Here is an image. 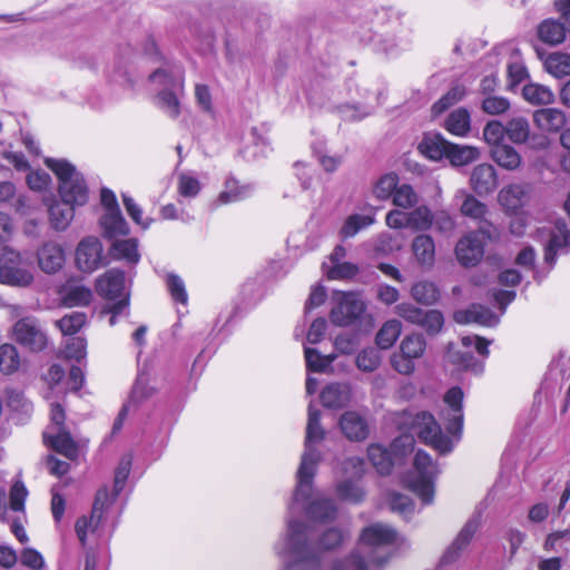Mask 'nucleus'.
<instances>
[{
  "label": "nucleus",
  "mask_w": 570,
  "mask_h": 570,
  "mask_svg": "<svg viewBox=\"0 0 570 570\" xmlns=\"http://www.w3.org/2000/svg\"><path fill=\"white\" fill-rule=\"evenodd\" d=\"M305 360L307 368L314 372L325 371L336 358L335 354L322 355L317 350L305 347Z\"/></svg>",
  "instance_id": "56"
},
{
  "label": "nucleus",
  "mask_w": 570,
  "mask_h": 570,
  "mask_svg": "<svg viewBox=\"0 0 570 570\" xmlns=\"http://www.w3.org/2000/svg\"><path fill=\"white\" fill-rule=\"evenodd\" d=\"M492 239L489 230L481 228L478 232L469 233L459 239L455 246V256L463 266H475L484 255V238Z\"/></svg>",
  "instance_id": "15"
},
{
  "label": "nucleus",
  "mask_w": 570,
  "mask_h": 570,
  "mask_svg": "<svg viewBox=\"0 0 570 570\" xmlns=\"http://www.w3.org/2000/svg\"><path fill=\"white\" fill-rule=\"evenodd\" d=\"M411 249L415 262L424 269H431L435 263V243L432 236L420 234L412 240Z\"/></svg>",
  "instance_id": "25"
},
{
  "label": "nucleus",
  "mask_w": 570,
  "mask_h": 570,
  "mask_svg": "<svg viewBox=\"0 0 570 570\" xmlns=\"http://www.w3.org/2000/svg\"><path fill=\"white\" fill-rule=\"evenodd\" d=\"M46 166L58 178V194L67 205L81 207L89 199V189L82 174L68 160L46 158Z\"/></svg>",
  "instance_id": "5"
},
{
  "label": "nucleus",
  "mask_w": 570,
  "mask_h": 570,
  "mask_svg": "<svg viewBox=\"0 0 570 570\" xmlns=\"http://www.w3.org/2000/svg\"><path fill=\"white\" fill-rule=\"evenodd\" d=\"M20 366V356L17 347L4 343L0 345V371L9 375L18 371Z\"/></svg>",
  "instance_id": "51"
},
{
  "label": "nucleus",
  "mask_w": 570,
  "mask_h": 570,
  "mask_svg": "<svg viewBox=\"0 0 570 570\" xmlns=\"http://www.w3.org/2000/svg\"><path fill=\"white\" fill-rule=\"evenodd\" d=\"M386 503L393 512H397L403 517H409L414 511L413 501L409 497L396 492L387 493Z\"/></svg>",
  "instance_id": "59"
},
{
  "label": "nucleus",
  "mask_w": 570,
  "mask_h": 570,
  "mask_svg": "<svg viewBox=\"0 0 570 570\" xmlns=\"http://www.w3.org/2000/svg\"><path fill=\"white\" fill-rule=\"evenodd\" d=\"M149 82L159 90L180 89L185 87V71L178 63L166 62L149 76Z\"/></svg>",
  "instance_id": "18"
},
{
  "label": "nucleus",
  "mask_w": 570,
  "mask_h": 570,
  "mask_svg": "<svg viewBox=\"0 0 570 570\" xmlns=\"http://www.w3.org/2000/svg\"><path fill=\"white\" fill-rule=\"evenodd\" d=\"M254 187L250 184H243L234 176L229 175L225 178L223 188L213 202L215 207L229 205L242 202L252 196Z\"/></svg>",
  "instance_id": "19"
},
{
  "label": "nucleus",
  "mask_w": 570,
  "mask_h": 570,
  "mask_svg": "<svg viewBox=\"0 0 570 570\" xmlns=\"http://www.w3.org/2000/svg\"><path fill=\"white\" fill-rule=\"evenodd\" d=\"M39 267L47 274L58 272L65 263L63 249L56 243L43 244L37 253Z\"/></svg>",
  "instance_id": "27"
},
{
  "label": "nucleus",
  "mask_w": 570,
  "mask_h": 570,
  "mask_svg": "<svg viewBox=\"0 0 570 570\" xmlns=\"http://www.w3.org/2000/svg\"><path fill=\"white\" fill-rule=\"evenodd\" d=\"M335 306L331 311V321L337 326H348L362 317L366 311V303L360 293L336 292Z\"/></svg>",
  "instance_id": "10"
},
{
  "label": "nucleus",
  "mask_w": 570,
  "mask_h": 570,
  "mask_svg": "<svg viewBox=\"0 0 570 570\" xmlns=\"http://www.w3.org/2000/svg\"><path fill=\"white\" fill-rule=\"evenodd\" d=\"M320 421L321 412L309 404L304 452L296 473L291 510H304L313 519L325 520L335 514V507L313 488V479L321 461V452L316 445L325 438V430Z\"/></svg>",
  "instance_id": "2"
},
{
  "label": "nucleus",
  "mask_w": 570,
  "mask_h": 570,
  "mask_svg": "<svg viewBox=\"0 0 570 570\" xmlns=\"http://www.w3.org/2000/svg\"><path fill=\"white\" fill-rule=\"evenodd\" d=\"M491 157L500 167L507 170L518 169L522 161L517 149L507 144L492 147Z\"/></svg>",
  "instance_id": "34"
},
{
  "label": "nucleus",
  "mask_w": 570,
  "mask_h": 570,
  "mask_svg": "<svg viewBox=\"0 0 570 570\" xmlns=\"http://www.w3.org/2000/svg\"><path fill=\"white\" fill-rule=\"evenodd\" d=\"M454 198L463 199V203L460 207V212L463 216L475 220H483L485 218L488 214L487 205L476 199L473 195L468 194L464 189H460L455 193Z\"/></svg>",
  "instance_id": "33"
},
{
  "label": "nucleus",
  "mask_w": 570,
  "mask_h": 570,
  "mask_svg": "<svg viewBox=\"0 0 570 570\" xmlns=\"http://www.w3.org/2000/svg\"><path fill=\"white\" fill-rule=\"evenodd\" d=\"M337 112L346 121H357L371 115L372 109L364 106L345 104L337 107Z\"/></svg>",
  "instance_id": "63"
},
{
  "label": "nucleus",
  "mask_w": 570,
  "mask_h": 570,
  "mask_svg": "<svg viewBox=\"0 0 570 570\" xmlns=\"http://www.w3.org/2000/svg\"><path fill=\"white\" fill-rule=\"evenodd\" d=\"M352 387L347 383H333L323 389L321 401L325 407L341 409L352 401Z\"/></svg>",
  "instance_id": "26"
},
{
  "label": "nucleus",
  "mask_w": 570,
  "mask_h": 570,
  "mask_svg": "<svg viewBox=\"0 0 570 570\" xmlns=\"http://www.w3.org/2000/svg\"><path fill=\"white\" fill-rule=\"evenodd\" d=\"M507 137L513 144H524L530 136V125L524 117H513L505 125Z\"/></svg>",
  "instance_id": "49"
},
{
  "label": "nucleus",
  "mask_w": 570,
  "mask_h": 570,
  "mask_svg": "<svg viewBox=\"0 0 570 570\" xmlns=\"http://www.w3.org/2000/svg\"><path fill=\"white\" fill-rule=\"evenodd\" d=\"M454 321L459 324L478 323L484 326H493L498 324L499 317L488 307L473 304L466 309L456 311Z\"/></svg>",
  "instance_id": "28"
},
{
  "label": "nucleus",
  "mask_w": 570,
  "mask_h": 570,
  "mask_svg": "<svg viewBox=\"0 0 570 570\" xmlns=\"http://www.w3.org/2000/svg\"><path fill=\"white\" fill-rule=\"evenodd\" d=\"M401 333V322L397 320H389L377 331L375 336V344L380 350H389L397 341Z\"/></svg>",
  "instance_id": "39"
},
{
  "label": "nucleus",
  "mask_w": 570,
  "mask_h": 570,
  "mask_svg": "<svg viewBox=\"0 0 570 570\" xmlns=\"http://www.w3.org/2000/svg\"><path fill=\"white\" fill-rule=\"evenodd\" d=\"M112 503V498L107 489L97 492L90 517H81L77 520L75 530L79 541L86 544L89 535L100 537V527L102 525L105 513Z\"/></svg>",
  "instance_id": "12"
},
{
  "label": "nucleus",
  "mask_w": 570,
  "mask_h": 570,
  "mask_svg": "<svg viewBox=\"0 0 570 570\" xmlns=\"http://www.w3.org/2000/svg\"><path fill=\"white\" fill-rule=\"evenodd\" d=\"M77 207L66 203H55L49 207V219L52 227L57 230H65L73 219Z\"/></svg>",
  "instance_id": "40"
},
{
  "label": "nucleus",
  "mask_w": 570,
  "mask_h": 570,
  "mask_svg": "<svg viewBox=\"0 0 570 570\" xmlns=\"http://www.w3.org/2000/svg\"><path fill=\"white\" fill-rule=\"evenodd\" d=\"M449 142L440 135H428L421 141L419 148L426 157L432 160H439L446 157Z\"/></svg>",
  "instance_id": "45"
},
{
  "label": "nucleus",
  "mask_w": 570,
  "mask_h": 570,
  "mask_svg": "<svg viewBox=\"0 0 570 570\" xmlns=\"http://www.w3.org/2000/svg\"><path fill=\"white\" fill-rule=\"evenodd\" d=\"M479 528V517H472L469 519L444 553L442 561L445 563L455 561L460 557L461 552L470 544Z\"/></svg>",
  "instance_id": "22"
},
{
  "label": "nucleus",
  "mask_w": 570,
  "mask_h": 570,
  "mask_svg": "<svg viewBox=\"0 0 570 570\" xmlns=\"http://www.w3.org/2000/svg\"><path fill=\"white\" fill-rule=\"evenodd\" d=\"M533 124L544 132L554 134L560 131L567 124L566 114L558 108H542L533 112Z\"/></svg>",
  "instance_id": "24"
},
{
  "label": "nucleus",
  "mask_w": 570,
  "mask_h": 570,
  "mask_svg": "<svg viewBox=\"0 0 570 570\" xmlns=\"http://www.w3.org/2000/svg\"><path fill=\"white\" fill-rule=\"evenodd\" d=\"M87 322V315L82 312H72L56 322L63 335H73L79 332Z\"/></svg>",
  "instance_id": "54"
},
{
  "label": "nucleus",
  "mask_w": 570,
  "mask_h": 570,
  "mask_svg": "<svg viewBox=\"0 0 570 570\" xmlns=\"http://www.w3.org/2000/svg\"><path fill=\"white\" fill-rule=\"evenodd\" d=\"M7 405L8 407L21 416H29L32 412L31 402L23 395L21 391L16 389H7Z\"/></svg>",
  "instance_id": "53"
},
{
  "label": "nucleus",
  "mask_w": 570,
  "mask_h": 570,
  "mask_svg": "<svg viewBox=\"0 0 570 570\" xmlns=\"http://www.w3.org/2000/svg\"><path fill=\"white\" fill-rule=\"evenodd\" d=\"M203 185L196 174L191 171L180 173L177 177V193L183 198H195L198 196Z\"/></svg>",
  "instance_id": "48"
},
{
  "label": "nucleus",
  "mask_w": 570,
  "mask_h": 570,
  "mask_svg": "<svg viewBox=\"0 0 570 570\" xmlns=\"http://www.w3.org/2000/svg\"><path fill=\"white\" fill-rule=\"evenodd\" d=\"M465 95L464 88L455 86L451 88L443 97H441L433 106L432 114L439 116L449 109L451 106L459 102Z\"/></svg>",
  "instance_id": "58"
},
{
  "label": "nucleus",
  "mask_w": 570,
  "mask_h": 570,
  "mask_svg": "<svg viewBox=\"0 0 570 570\" xmlns=\"http://www.w3.org/2000/svg\"><path fill=\"white\" fill-rule=\"evenodd\" d=\"M374 223V215L353 214L344 220L340 233L343 238L354 237L360 230L373 225Z\"/></svg>",
  "instance_id": "47"
},
{
  "label": "nucleus",
  "mask_w": 570,
  "mask_h": 570,
  "mask_svg": "<svg viewBox=\"0 0 570 570\" xmlns=\"http://www.w3.org/2000/svg\"><path fill=\"white\" fill-rule=\"evenodd\" d=\"M480 150L473 146L449 142L446 157L453 166H465L479 159Z\"/></svg>",
  "instance_id": "36"
},
{
  "label": "nucleus",
  "mask_w": 570,
  "mask_h": 570,
  "mask_svg": "<svg viewBox=\"0 0 570 570\" xmlns=\"http://www.w3.org/2000/svg\"><path fill=\"white\" fill-rule=\"evenodd\" d=\"M543 66L546 71L556 78L570 76V55L553 52L546 57Z\"/></svg>",
  "instance_id": "43"
},
{
  "label": "nucleus",
  "mask_w": 570,
  "mask_h": 570,
  "mask_svg": "<svg viewBox=\"0 0 570 570\" xmlns=\"http://www.w3.org/2000/svg\"><path fill=\"white\" fill-rule=\"evenodd\" d=\"M445 129L455 136L463 137L471 129V116L464 108H458L452 111L444 122Z\"/></svg>",
  "instance_id": "38"
},
{
  "label": "nucleus",
  "mask_w": 570,
  "mask_h": 570,
  "mask_svg": "<svg viewBox=\"0 0 570 570\" xmlns=\"http://www.w3.org/2000/svg\"><path fill=\"white\" fill-rule=\"evenodd\" d=\"M538 37L544 43L557 46L566 39L564 24L553 19H547L539 24Z\"/></svg>",
  "instance_id": "35"
},
{
  "label": "nucleus",
  "mask_w": 570,
  "mask_h": 570,
  "mask_svg": "<svg viewBox=\"0 0 570 570\" xmlns=\"http://www.w3.org/2000/svg\"><path fill=\"white\" fill-rule=\"evenodd\" d=\"M426 351V341L422 334L412 333L405 335L397 351L391 355V366L402 375H411L415 372V361L421 358Z\"/></svg>",
  "instance_id": "9"
},
{
  "label": "nucleus",
  "mask_w": 570,
  "mask_h": 570,
  "mask_svg": "<svg viewBox=\"0 0 570 570\" xmlns=\"http://www.w3.org/2000/svg\"><path fill=\"white\" fill-rule=\"evenodd\" d=\"M35 282V266L20 252L9 246L0 247V283L26 288Z\"/></svg>",
  "instance_id": "7"
},
{
  "label": "nucleus",
  "mask_w": 570,
  "mask_h": 570,
  "mask_svg": "<svg viewBox=\"0 0 570 570\" xmlns=\"http://www.w3.org/2000/svg\"><path fill=\"white\" fill-rule=\"evenodd\" d=\"M344 479L336 483V494L345 501L353 503L361 502L365 492L357 483L365 472V463L361 458H350L342 465Z\"/></svg>",
  "instance_id": "11"
},
{
  "label": "nucleus",
  "mask_w": 570,
  "mask_h": 570,
  "mask_svg": "<svg viewBox=\"0 0 570 570\" xmlns=\"http://www.w3.org/2000/svg\"><path fill=\"white\" fill-rule=\"evenodd\" d=\"M470 186L479 196H485L493 193L498 187L495 168L490 164L476 165L470 175Z\"/></svg>",
  "instance_id": "20"
},
{
  "label": "nucleus",
  "mask_w": 570,
  "mask_h": 570,
  "mask_svg": "<svg viewBox=\"0 0 570 570\" xmlns=\"http://www.w3.org/2000/svg\"><path fill=\"white\" fill-rule=\"evenodd\" d=\"M522 97L531 105H551L556 97L553 91L543 85L531 82L522 88Z\"/></svg>",
  "instance_id": "37"
},
{
  "label": "nucleus",
  "mask_w": 570,
  "mask_h": 570,
  "mask_svg": "<svg viewBox=\"0 0 570 570\" xmlns=\"http://www.w3.org/2000/svg\"><path fill=\"white\" fill-rule=\"evenodd\" d=\"M412 298L423 305H433L440 298L438 286L429 281H419L411 287Z\"/></svg>",
  "instance_id": "42"
},
{
  "label": "nucleus",
  "mask_w": 570,
  "mask_h": 570,
  "mask_svg": "<svg viewBox=\"0 0 570 570\" xmlns=\"http://www.w3.org/2000/svg\"><path fill=\"white\" fill-rule=\"evenodd\" d=\"M43 439L48 445L67 459L75 460L78 456V445L66 430H46Z\"/></svg>",
  "instance_id": "29"
},
{
  "label": "nucleus",
  "mask_w": 570,
  "mask_h": 570,
  "mask_svg": "<svg viewBox=\"0 0 570 570\" xmlns=\"http://www.w3.org/2000/svg\"><path fill=\"white\" fill-rule=\"evenodd\" d=\"M397 539V532L384 523L364 528L358 546L347 558L334 564L332 570H381L390 560L389 547Z\"/></svg>",
  "instance_id": "4"
},
{
  "label": "nucleus",
  "mask_w": 570,
  "mask_h": 570,
  "mask_svg": "<svg viewBox=\"0 0 570 570\" xmlns=\"http://www.w3.org/2000/svg\"><path fill=\"white\" fill-rule=\"evenodd\" d=\"M395 313L404 321L422 327L428 335H436L444 324L441 312L436 309L424 311L411 303L396 305Z\"/></svg>",
  "instance_id": "13"
},
{
  "label": "nucleus",
  "mask_w": 570,
  "mask_h": 570,
  "mask_svg": "<svg viewBox=\"0 0 570 570\" xmlns=\"http://www.w3.org/2000/svg\"><path fill=\"white\" fill-rule=\"evenodd\" d=\"M407 219L409 228L425 232L433 225V213L428 206L422 205L407 212Z\"/></svg>",
  "instance_id": "50"
},
{
  "label": "nucleus",
  "mask_w": 570,
  "mask_h": 570,
  "mask_svg": "<svg viewBox=\"0 0 570 570\" xmlns=\"http://www.w3.org/2000/svg\"><path fill=\"white\" fill-rule=\"evenodd\" d=\"M155 392V389L150 385V379L146 373H141L138 375L136 383L132 387V392L130 395L129 404H138L148 397H150Z\"/></svg>",
  "instance_id": "57"
},
{
  "label": "nucleus",
  "mask_w": 570,
  "mask_h": 570,
  "mask_svg": "<svg viewBox=\"0 0 570 570\" xmlns=\"http://www.w3.org/2000/svg\"><path fill=\"white\" fill-rule=\"evenodd\" d=\"M100 226L105 237L109 239H116L117 237L125 236L129 233L128 224L122 217L120 209L105 212L100 217Z\"/></svg>",
  "instance_id": "31"
},
{
  "label": "nucleus",
  "mask_w": 570,
  "mask_h": 570,
  "mask_svg": "<svg viewBox=\"0 0 570 570\" xmlns=\"http://www.w3.org/2000/svg\"><path fill=\"white\" fill-rule=\"evenodd\" d=\"M540 230L544 243V262L550 266L553 265L556 256L567 250L570 245V234L567 225L562 220H557L552 226L543 227Z\"/></svg>",
  "instance_id": "16"
},
{
  "label": "nucleus",
  "mask_w": 570,
  "mask_h": 570,
  "mask_svg": "<svg viewBox=\"0 0 570 570\" xmlns=\"http://www.w3.org/2000/svg\"><path fill=\"white\" fill-rule=\"evenodd\" d=\"M360 345V337L357 334H341L334 340L335 350L345 355H350L355 352Z\"/></svg>",
  "instance_id": "64"
},
{
  "label": "nucleus",
  "mask_w": 570,
  "mask_h": 570,
  "mask_svg": "<svg viewBox=\"0 0 570 570\" xmlns=\"http://www.w3.org/2000/svg\"><path fill=\"white\" fill-rule=\"evenodd\" d=\"M321 494L335 507V514L332 518L313 519L304 510L292 511L291 504L288 505L289 518L286 531L274 544L275 553L282 559L283 570H320L321 552L334 549L343 541V533L336 528H331L322 534L315 546L309 540L308 528L295 519L296 515L304 514L314 522L323 523L334 520L337 514L336 504L332 499Z\"/></svg>",
  "instance_id": "1"
},
{
  "label": "nucleus",
  "mask_w": 570,
  "mask_h": 570,
  "mask_svg": "<svg viewBox=\"0 0 570 570\" xmlns=\"http://www.w3.org/2000/svg\"><path fill=\"white\" fill-rule=\"evenodd\" d=\"M414 449V438L411 434H402L391 445V452L380 444H371L367 449V456L376 471L389 474L395 462L402 460Z\"/></svg>",
  "instance_id": "8"
},
{
  "label": "nucleus",
  "mask_w": 570,
  "mask_h": 570,
  "mask_svg": "<svg viewBox=\"0 0 570 570\" xmlns=\"http://www.w3.org/2000/svg\"><path fill=\"white\" fill-rule=\"evenodd\" d=\"M11 336L17 343L33 352L42 351L48 343L46 333L38 320L32 316L18 320L12 326Z\"/></svg>",
  "instance_id": "14"
},
{
  "label": "nucleus",
  "mask_w": 570,
  "mask_h": 570,
  "mask_svg": "<svg viewBox=\"0 0 570 570\" xmlns=\"http://www.w3.org/2000/svg\"><path fill=\"white\" fill-rule=\"evenodd\" d=\"M392 203L397 208L410 209L419 203V196L414 188L409 184L399 185Z\"/></svg>",
  "instance_id": "55"
},
{
  "label": "nucleus",
  "mask_w": 570,
  "mask_h": 570,
  "mask_svg": "<svg viewBox=\"0 0 570 570\" xmlns=\"http://www.w3.org/2000/svg\"><path fill=\"white\" fill-rule=\"evenodd\" d=\"M439 473L436 464L424 451H417L413 469L403 476V483L423 504H431L434 498V480Z\"/></svg>",
  "instance_id": "6"
},
{
  "label": "nucleus",
  "mask_w": 570,
  "mask_h": 570,
  "mask_svg": "<svg viewBox=\"0 0 570 570\" xmlns=\"http://www.w3.org/2000/svg\"><path fill=\"white\" fill-rule=\"evenodd\" d=\"M180 89L159 90L155 96V105L168 117L176 119L180 115V102L177 96Z\"/></svg>",
  "instance_id": "41"
},
{
  "label": "nucleus",
  "mask_w": 570,
  "mask_h": 570,
  "mask_svg": "<svg viewBox=\"0 0 570 570\" xmlns=\"http://www.w3.org/2000/svg\"><path fill=\"white\" fill-rule=\"evenodd\" d=\"M382 362L381 353L374 347H366L360 351L355 357L356 367L365 373L376 371Z\"/></svg>",
  "instance_id": "52"
},
{
  "label": "nucleus",
  "mask_w": 570,
  "mask_h": 570,
  "mask_svg": "<svg viewBox=\"0 0 570 570\" xmlns=\"http://www.w3.org/2000/svg\"><path fill=\"white\" fill-rule=\"evenodd\" d=\"M92 299L90 288L83 285H70L62 292V303L67 307L86 306Z\"/></svg>",
  "instance_id": "46"
},
{
  "label": "nucleus",
  "mask_w": 570,
  "mask_h": 570,
  "mask_svg": "<svg viewBox=\"0 0 570 570\" xmlns=\"http://www.w3.org/2000/svg\"><path fill=\"white\" fill-rule=\"evenodd\" d=\"M104 248L101 242L95 236L81 239L76 248L75 259L78 269L92 273L104 264Z\"/></svg>",
  "instance_id": "17"
},
{
  "label": "nucleus",
  "mask_w": 570,
  "mask_h": 570,
  "mask_svg": "<svg viewBox=\"0 0 570 570\" xmlns=\"http://www.w3.org/2000/svg\"><path fill=\"white\" fill-rule=\"evenodd\" d=\"M122 203L127 214L137 225H139L144 229L149 228V226L153 223V219L142 217L141 207L130 196L122 195Z\"/></svg>",
  "instance_id": "62"
},
{
  "label": "nucleus",
  "mask_w": 570,
  "mask_h": 570,
  "mask_svg": "<svg viewBox=\"0 0 570 570\" xmlns=\"http://www.w3.org/2000/svg\"><path fill=\"white\" fill-rule=\"evenodd\" d=\"M338 425L344 436L350 441H363L370 433L366 419L356 411L343 413L338 420Z\"/></svg>",
  "instance_id": "21"
},
{
  "label": "nucleus",
  "mask_w": 570,
  "mask_h": 570,
  "mask_svg": "<svg viewBox=\"0 0 570 570\" xmlns=\"http://www.w3.org/2000/svg\"><path fill=\"white\" fill-rule=\"evenodd\" d=\"M399 185V176L396 174H385L374 183L372 187L373 197L377 200L392 199Z\"/></svg>",
  "instance_id": "44"
},
{
  "label": "nucleus",
  "mask_w": 570,
  "mask_h": 570,
  "mask_svg": "<svg viewBox=\"0 0 570 570\" xmlns=\"http://www.w3.org/2000/svg\"><path fill=\"white\" fill-rule=\"evenodd\" d=\"M110 255L116 259H124L129 264H137L140 259L138 240L136 238L114 239Z\"/></svg>",
  "instance_id": "32"
},
{
  "label": "nucleus",
  "mask_w": 570,
  "mask_h": 570,
  "mask_svg": "<svg viewBox=\"0 0 570 570\" xmlns=\"http://www.w3.org/2000/svg\"><path fill=\"white\" fill-rule=\"evenodd\" d=\"M527 196L525 187L521 184L504 186L498 194V203L505 213H515L523 205Z\"/></svg>",
  "instance_id": "30"
},
{
  "label": "nucleus",
  "mask_w": 570,
  "mask_h": 570,
  "mask_svg": "<svg viewBox=\"0 0 570 570\" xmlns=\"http://www.w3.org/2000/svg\"><path fill=\"white\" fill-rule=\"evenodd\" d=\"M504 136H507L505 126L498 120L489 121L483 129L484 140L493 147L503 145Z\"/></svg>",
  "instance_id": "61"
},
{
  "label": "nucleus",
  "mask_w": 570,
  "mask_h": 570,
  "mask_svg": "<svg viewBox=\"0 0 570 570\" xmlns=\"http://www.w3.org/2000/svg\"><path fill=\"white\" fill-rule=\"evenodd\" d=\"M131 465L132 456L130 454H126L120 459L115 472L114 494L110 495L112 498V502L118 493L124 489L126 480L130 473Z\"/></svg>",
  "instance_id": "60"
},
{
  "label": "nucleus",
  "mask_w": 570,
  "mask_h": 570,
  "mask_svg": "<svg viewBox=\"0 0 570 570\" xmlns=\"http://www.w3.org/2000/svg\"><path fill=\"white\" fill-rule=\"evenodd\" d=\"M98 294L109 301L120 298L125 292V274L119 269H109L96 283Z\"/></svg>",
  "instance_id": "23"
},
{
  "label": "nucleus",
  "mask_w": 570,
  "mask_h": 570,
  "mask_svg": "<svg viewBox=\"0 0 570 570\" xmlns=\"http://www.w3.org/2000/svg\"><path fill=\"white\" fill-rule=\"evenodd\" d=\"M443 404L440 415L445 424L446 432L451 436L442 433L435 417L429 412L405 413L403 421L422 442L441 454L451 452L461 438L464 417L463 391L458 386L451 387L444 394Z\"/></svg>",
  "instance_id": "3"
}]
</instances>
